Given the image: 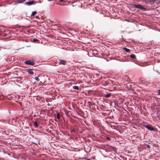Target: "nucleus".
Returning <instances> with one entry per match:
<instances>
[{"label": "nucleus", "mask_w": 160, "mask_h": 160, "mask_svg": "<svg viewBox=\"0 0 160 160\" xmlns=\"http://www.w3.org/2000/svg\"><path fill=\"white\" fill-rule=\"evenodd\" d=\"M132 5L134 7H135L136 8L140 9L141 10H145V8H144L142 6L140 5H138L136 4H132Z\"/></svg>", "instance_id": "1"}, {"label": "nucleus", "mask_w": 160, "mask_h": 160, "mask_svg": "<svg viewBox=\"0 0 160 160\" xmlns=\"http://www.w3.org/2000/svg\"><path fill=\"white\" fill-rule=\"evenodd\" d=\"M24 63L26 64H28L32 65L34 64V62L31 60L26 61L24 62Z\"/></svg>", "instance_id": "2"}, {"label": "nucleus", "mask_w": 160, "mask_h": 160, "mask_svg": "<svg viewBox=\"0 0 160 160\" xmlns=\"http://www.w3.org/2000/svg\"><path fill=\"white\" fill-rule=\"evenodd\" d=\"M145 127L151 131H152L154 130V128L148 125H146Z\"/></svg>", "instance_id": "3"}, {"label": "nucleus", "mask_w": 160, "mask_h": 160, "mask_svg": "<svg viewBox=\"0 0 160 160\" xmlns=\"http://www.w3.org/2000/svg\"><path fill=\"white\" fill-rule=\"evenodd\" d=\"M34 1H31L30 2H26L24 3V4L30 6L34 4Z\"/></svg>", "instance_id": "4"}, {"label": "nucleus", "mask_w": 160, "mask_h": 160, "mask_svg": "<svg viewBox=\"0 0 160 160\" xmlns=\"http://www.w3.org/2000/svg\"><path fill=\"white\" fill-rule=\"evenodd\" d=\"M59 64L62 65H65L66 64V62L64 60H59Z\"/></svg>", "instance_id": "5"}, {"label": "nucleus", "mask_w": 160, "mask_h": 160, "mask_svg": "<svg viewBox=\"0 0 160 160\" xmlns=\"http://www.w3.org/2000/svg\"><path fill=\"white\" fill-rule=\"evenodd\" d=\"M27 72L29 74H33V70L31 69H27Z\"/></svg>", "instance_id": "6"}, {"label": "nucleus", "mask_w": 160, "mask_h": 160, "mask_svg": "<svg viewBox=\"0 0 160 160\" xmlns=\"http://www.w3.org/2000/svg\"><path fill=\"white\" fill-rule=\"evenodd\" d=\"M26 0H17V2L18 3H22Z\"/></svg>", "instance_id": "7"}, {"label": "nucleus", "mask_w": 160, "mask_h": 160, "mask_svg": "<svg viewBox=\"0 0 160 160\" xmlns=\"http://www.w3.org/2000/svg\"><path fill=\"white\" fill-rule=\"evenodd\" d=\"M34 126L36 128H38V124L37 121H35L33 123Z\"/></svg>", "instance_id": "8"}, {"label": "nucleus", "mask_w": 160, "mask_h": 160, "mask_svg": "<svg viewBox=\"0 0 160 160\" xmlns=\"http://www.w3.org/2000/svg\"><path fill=\"white\" fill-rule=\"evenodd\" d=\"M123 48L127 52H130V50L128 48H126L125 47Z\"/></svg>", "instance_id": "9"}, {"label": "nucleus", "mask_w": 160, "mask_h": 160, "mask_svg": "<svg viewBox=\"0 0 160 160\" xmlns=\"http://www.w3.org/2000/svg\"><path fill=\"white\" fill-rule=\"evenodd\" d=\"M130 57L132 59H134L136 58V56L134 54H132L130 56Z\"/></svg>", "instance_id": "10"}, {"label": "nucleus", "mask_w": 160, "mask_h": 160, "mask_svg": "<svg viewBox=\"0 0 160 160\" xmlns=\"http://www.w3.org/2000/svg\"><path fill=\"white\" fill-rule=\"evenodd\" d=\"M73 88L76 90H78L79 89L78 87L77 86H73Z\"/></svg>", "instance_id": "11"}, {"label": "nucleus", "mask_w": 160, "mask_h": 160, "mask_svg": "<svg viewBox=\"0 0 160 160\" xmlns=\"http://www.w3.org/2000/svg\"><path fill=\"white\" fill-rule=\"evenodd\" d=\"M111 95V93H108L107 94L105 95V97L106 98H109L110 96Z\"/></svg>", "instance_id": "12"}, {"label": "nucleus", "mask_w": 160, "mask_h": 160, "mask_svg": "<svg viewBox=\"0 0 160 160\" xmlns=\"http://www.w3.org/2000/svg\"><path fill=\"white\" fill-rule=\"evenodd\" d=\"M36 12L35 11L33 12H32L31 15L32 16H34V15L36 14Z\"/></svg>", "instance_id": "13"}, {"label": "nucleus", "mask_w": 160, "mask_h": 160, "mask_svg": "<svg viewBox=\"0 0 160 160\" xmlns=\"http://www.w3.org/2000/svg\"><path fill=\"white\" fill-rule=\"evenodd\" d=\"M60 116L59 113H57V118L58 119H59L60 118Z\"/></svg>", "instance_id": "14"}, {"label": "nucleus", "mask_w": 160, "mask_h": 160, "mask_svg": "<svg viewBox=\"0 0 160 160\" xmlns=\"http://www.w3.org/2000/svg\"><path fill=\"white\" fill-rule=\"evenodd\" d=\"M35 79L37 81H38L39 80V79H38V77H36L35 78Z\"/></svg>", "instance_id": "15"}, {"label": "nucleus", "mask_w": 160, "mask_h": 160, "mask_svg": "<svg viewBox=\"0 0 160 160\" xmlns=\"http://www.w3.org/2000/svg\"><path fill=\"white\" fill-rule=\"evenodd\" d=\"M5 121V120H4L3 119H0V122H2L3 123Z\"/></svg>", "instance_id": "16"}, {"label": "nucleus", "mask_w": 160, "mask_h": 160, "mask_svg": "<svg viewBox=\"0 0 160 160\" xmlns=\"http://www.w3.org/2000/svg\"><path fill=\"white\" fill-rule=\"evenodd\" d=\"M106 138L108 141H110L111 140L110 138L109 137H106Z\"/></svg>", "instance_id": "17"}, {"label": "nucleus", "mask_w": 160, "mask_h": 160, "mask_svg": "<svg viewBox=\"0 0 160 160\" xmlns=\"http://www.w3.org/2000/svg\"><path fill=\"white\" fill-rule=\"evenodd\" d=\"M158 95H160V90L158 91Z\"/></svg>", "instance_id": "18"}, {"label": "nucleus", "mask_w": 160, "mask_h": 160, "mask_svg": "<svg viewBox=\"0 0 160 160\" xmlns=\"http://www.w3.org/2000/svg\"><path fill=\"white\" fill-rule=\"evenodd\" d=\"M33 41H37L38 40L36 39H33Z\"/></svg>", "instance_id": "19"}, {"label": "nucleus", "mask_w": 160, "mask_h": 160, "mask_svg": "<svg viewBox=\"0 0 160 160\" xmlns=\"http://www.w3.org/2000/svg\"><path fill=\"white\" fill-rule=\"evenodd\" d=\"M125 20L127 21V22H130V21L128 20V19H125Z\"/></svg>", "instance_id": "20"}, {"label": "nucleus", "mask_w": 160, "mask_h": 160, "mask_svg": "<svg viewBox=\"0 0 160 160\" xmlns=\"http://www.w3.org/2000/svg\"><path fill=\"white\" fill-rule=\"evenodd\" d=\"M117 103H118V102H115V104H116V106H117V105H118V104H117Z\"/></svg>", "instance_id": "21"}, {"label": "nucleus", "mask_w": 160, "mask_h": 160, "mask_svg": "<svg viewBox=\"0 0 160 160\" xmlns=\"http://www.w3.org/2000/svg\"><path fill=\"white\" fill-rule=\"evenodd\" d=\"M147 147H150V146H149V145H147Z\"/></svg>", "instance_id": "22"}, {"label": "nucleus", "mask_w": 160, "mask_h": 160, "mask_svg": "<svg viewBox=\"0 0 160 160\" xmlns=\"http://www.w3.org/2000/svg\"><path fill=\"white\" fill-rule=\"evenodd\" d=\"M75 131L74 130H72V132H74Z\"/></svg>", "instance_id": "23"}, {"label": "nucleus", "mask_w": 160, "mask_h": 160, "mask_svg": "<svg viewBox=\"0 0 160 160\" xmlns=\"http://www.w3.org/2000/svg\"><path fill=\"white\" fill-rule=\"evenodd\" d=\"M60 1H63L64 0H60Z\"/></svg>", "instance_id": "24"}]
</instances>
